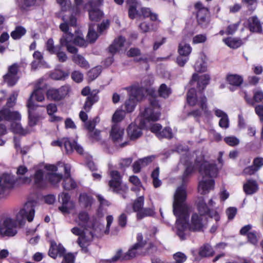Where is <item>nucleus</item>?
<instances>
[{
  "label": "nucleus",
  "instance_id": "5fc2aeb1",
  "mask_svg": "<svg viewBox=\"0 0 263 263\" xmlns=\"http://www.w3.org/2000/svg\"><path fill=\"white\" fill-rule=\"evenodd\" d=\"M108 174L110 178L109 180L114 181H118L121 182H123V174H121L119 171L117 170H110L108 172Z\"/></svg>",
  "mask_w": 263,
  "mask_h": 263
},
{
  "label": "nucleus",
  "instance_id": "aec40b11",
  "mask_svg": "<svg viewBox=\"0 0 263 263\" xmlns=\"http://www.w3.org/2000/svg\"><path fill=\"white\" fill-rule=\"evenodd\" d=\"M259 190V186L255 180L248 179L243 185V190L247 195H252Z\"/></svg>",
  "mask_w": 263,
  "mask_h": 263
},
{
  "label": "nucleus",
  "instance_id": "a18cd8bd",
  "mask_svg": "<svg viewBox=\"0 0 263 263\" xmlns=\"http://www.w3.org/2000/svg\"><path fill=\"white\" fill-rule=\"evenodd\" d=\"M151 178L153 179V184L155 188H158L162 185V181L159 179V168H156L151 174Z\"/></svg>",
  "mask_w": 263,
  "mask_h": 263
},
{
  "label": "nucleus",
  "instance_id": "338daca9",
  "mask_svg": "<svg viewBox=\"0 0 263 263\" xmlns=\"http://www.w3.org/2000/svg\"><path fill=\"white\" fill-rule=\"evenodd\" d=\"M72 79L77 83H80L83 80V74L78 70H75L71 73Z\"/></svg>",
  "mask_w": 263,
  "mask_h": 263
},
{
  "label": "nucleus",
  "instance_id": "603ef678",
  "mask_svg": "<svg viewBox=\"0 0 263 263\" xmlns=\"http://www.w3.org/2000/svg\"><path fill=\"white\" fill-rule=\"evenodd\" d=\"M125 116V114L124 110L122 109H117L112 116V121L115 124H117L123 120Z\"/></svg>",
  "mask_w": 263,
  "mask_h": 263
},
{
  "label": "nucleus",
  "instance_id": "de8ad7c7",
  "mask_svg": "<svg viewBox=\"0 0 263 263\" xmlns=\"http://www.w3.org/2000/svg\"><path fill=\"white\" fill-rule=\"evenodd\" d=\"M144 198L141 196L138 197L133 203V210L134 212L138 214V212L142 209L144 206Z\"/></svg>",
  "mask_w": 263,
  "mask_h": 263
},
{
  "label": "nucleus",
  "instance_id": "864d4df0",
  "mask_svg": "<svg viewBox=\"0 0 263 263\" xmlns=\"http://www.w3.org/2000/svg\"><path fill=\"white\" fill-rule=\"evenodd\" d=\"M46 49L51 53L54 54L61 50V46H54L52 39H49L46 42Z\"/></svg>",
  "mask_w": 263,
  "mask_h": 263
},
{
  "label": "nucleus",
  "instance_id": "4be33fe9",
  "mask_svg": "<svg viewBox=\"0 0 263 263\" xmlns=\"http://www.w3.org/2000/svg\"><path fill=\"white\" fill-rule=\"evenodd\" d=\"M126 2L128 7V17L130 19L134 20L136 17L141 16L140 13L137 9L139 2L137 0H126Z\"/></svg>",
  "mask_w": 263,
  "mask_h": 263
},
{
  "label": "nucleus",
  "instance_id": "6e6552de",
  "mask_svg": "<svg viewBox=\"0 0 263 263\" xmlns=\"http://www.w3.org/2000/svg\"><path fill=\"white\" fill-rule=\"evenodd\" d=\"M103 0H91L86 5L85 7H88L89 17L91 21L99 22L103 17L104 13L99 7L103 5Z\"/></svg>",
  "mask_w": 263,
  "mask_h": 263
},
{
  "label": "nucleus",
  "instance_id": "2f4dec72",
  "mask_svg": "<svg viewBox=\"0 0 263 263\" xmlns=\"http://www.w3.org/2000/svg\"><path fill=\"white\" fill-rule=\"evenodd\" d=\"M253 93V99L248 98L246 94L245 97L248 103L252 105H254L255 103L260 102L263 99V91L261 89H255Z\"/></svg>",
  "mask_w": 263,
  "mask_h": 263
},
{
  "label": "nucleus",
  "instance_id": "09e8293b",
  "mask_svg": "<svg viewBox=\"0 0 263 263\" xmlns=\"http://www.w3.org/2000/svg\"><path fill=\"white\" fill-rule=\"evenodd\" d=\"M159 96L163 98H168L172 93L171 88L165 84H162L158 89Z\"/></svg>",
  "mask_w": 263,
  "mask_h": 263
},
{
  "label": "nucleus",
  "instance_id": "0eeeda50",
  "mask_svg": "<svg viewBox=\"0 0 263 263\" xmlns=\"http://www.w3.org/2000/svg\"><path fill=\"white\" fill-rule=\"evenodd\" d=\"M70 90V87L64 85L59 88H50L47 90L46 96L47 100L50 101L59 102L67 96Z\"/></svg>",
  "mask_w": 263,
  "mask_h": 263
},
{
  "label": "nucleus",
  "instance_id": "4d7b16f0",
  "mask_svg": "<svg viewBox=\"0 0 263 263\" xmlns=\"http://www.w3.org/2000/svg\"><path fill=\"white\" fill-rule=\"evenodd\" d=\"M101 73V68L100 67H95L91 69L87 73L89 80L93 81L96 79Z\"/></svg>",
  "mask_w": 263,
  "mask_h": 263
},
{
  "label": "nucleus",
  "instance_id": "473e14b6",
  "mask_svg": "<svg viewBox=\"0 0 263 263\" xmlns=\"http://www.w3.org/2000/svg\"><path fill=\"white\" fill-rule=\"evenodd\" d=\"M215 252L212 246L209 243L204 244L199 249L198 254L201 257L213 256Z\"/></svg>",
  "mask_w": 263,
  "mask_h": 263
},
{
  "label": "nucleus",
  "instance_id": "79ce46f5",
  "mask_svg": "<svg viewBox=\"0 0 263 263\" xmlns=\"http://www.w3.org/2000/svg\"><path fill=\"white\" fill-rule=\"evenodd\" d=\"M79 46H86L87 45L86 41L84 39L82 32L78 30L74 32L73 45Z\"/></svg>",
  "mask_w": 263,
  "mask_h": 263
},
{
  "label": "nucleus",
  "instance_id": "9b49d317",
  "mask_svg": "<svg viewBox=\"0 0 263 263\" xmlns=\"http://www.w3.org/2000/svg\"><path fill=\"white\" fill-rule=\"evenodd\" d=\"M74 34L71 33H63L60 40L61 47H65L68 52L71 53L78 52V49L73 45Z\"/></svg>",
  "mask_w": 263,
  "mask_h": 263
},
{
  "label": "nucleus",
  "instance_id": "423d86ee",
  "mask_svg": "<svg viewBox=\"0 0 263 263\" xmlns=\"http://www.w3.org/2000/svg\"><path fill=\"white\" fill-rule=\"evenodd\" d=\"M102 226H98L96 227V224L93 223L91 226L92 231L89 232L88 234L84 233L77 239V243L82 250L87 251V247L90 244L95 237H98L101 235V227Z\"/></svg>",
  "mask_w": 263,
  "mask_h": 263
},
{
  "label": "nucleus",
  "instance_id": "6e6d98bb",
  "mask_svg": "<svg viewBox=\"0 0 263 263\" xmlns=\"http://www.w3.org/2000/svg\"><path fill=\"white\" fill-rule=\"evenodd\" d=\"M87 136L92 142L100 141L101 140L100 131L97 129L87 132Z\"/></svg>",
  "mask_w": 263,
  "mask_h": 263
},
{
  "label": "nucleus",
  "instance_id": "f257e3e1",
  "mask_svg": "<svg viewBox=\"0 0 263 263\" xmlns=\"http://www.w3.org/2000/svg\"><path fill=\"white\" fill-rule=\"evenodd\" d=\"M187 193L186 187L181 185L178 187L174 194L173 202V213L177 217L176 233L181 240L186 239L185 231L189 226L190 206L186 200Z\"/></svg>",
  "mask_w": 263,
  "mask_h": 263
},
{
  "label": "nucleus",
  "instance_id": "13d9d810",
  "mask_svg": "<svg viewBox=\"0 0 263 263\" xmlns=\"http://www.w3.org/2000/svg\"><path fill=\"white\" fill-rule=\"evenodd\" d=\"M173 137L172 129L170 127H165L162 130L161 129L160 133L158 134V138H168L171 139Z\"/></svg>",
  "mask_w": 263,
  "mask_h": 263
},
{
  "label": "nucleus",
  "instance_id": "393cba45",
  "mask_svg": "<svg viewBox=\"0 0 263 263\" xmlns=\"http://www.w3.org/2000/svg\"><path fill=\"white\" fill-rule=\"evenodd\" d=\"M10 130L14 134L21 136H26L31 133V129L28 127L23 128L20 121L12 122L10 125Z\"/></svg>",
  "mask_w": 263,
  "mask_h": 263
},
{
  "label": "nucleus",
  "instance_id": "bb28decb",
  "mask_svg": "<svg viewBox=\"0 0 263 263\" xmlns=\"http://www.w3.org/2000/svg\"><path fill=\"white\" fill-rule=\"evenodd\" d=\"M125 41V38L122 36H120L115 39L108 48L109 52L112 54L119 52L123 47Z\"/></svg>",
  "mask_w": 263,
  "mask_h": 263
},
{
  "label": "nucleus",
  "instance_id": "7ed1b4c3",
  "mask_svg": "<svg viewBox=\"0 0 263 263\" xmlns=\"http://www.w3.org/2000/svg\"><path fill=\"white\" fill-rule=\"evenodd\" d=\"M186 101L189 105L196 108L189 112L188 115L200 118L202 114L207 118H212L211 112L209 110L208 100L203 92H197L194 88L190 89L186 94Z\"/></svg>",
  "mask_w": 263,
  "mask_h": 263
},
{
  "label": "nucleus",
  "instance_id": "412c9836",
  "mask_svg": "<svg viewBox=\"0 0 263 263\" xmlns=\"http://www.w3.org/2000/svg\"><path fill=\"white\" fill-rule=\"evenodd\" d=\"M189 229L192 231H202L203 230L202 218L201 216L196 213L193 214Z\"/></svg>",
  "mask_w": 263,
  "mask_h": 263
},
{
  "label": "nucleus",
  "instance_id": "a211bd4d",
  "mask_svg": "<svg viewBox=\"0 0 263 263\" xmlns=\"http://www.w3.org/2000/svg\"><path fill=\"white\" fill-rule=\"evenodd\" d=\"M124 89L127 90L128 95L131 99L139 100L143 96V89L138 84H135Z\"/></svg>",
  "mask_w": 263,
  "mask_h": 263
},
{
  "label": "nucleus",
  "instance_id": "774afa93",
  "mask_svg": "<svg viewBox=\"0 0 263 263\" xmlns=\"http://www.w3.org/2000/svg\"><path fill=\"white\" fill-rule=\"evenodd\" d=\"M206 40L207 37L205 34H198L193 38V43L194 44L203 43Z\"/></svg>",
  "mask_w": 263,
  "mask_h": 263
},
{
  "label": "nucleus",
  "instance_id": "4c0bfd02",
  "mask_svg": "<svg viewBox=\"0 0 263 263\" xmlns=\"http://www.w3.org/2000/svg\"><path fill=\"white\" fill-rule=\"evenodd\" d=\"M197 210L200 214V216H205L209 215L210 209L208 206L205 201L203 198H201L197 203Z\"/></svg>",
  "mask_w": 263,
  "mask_h": 263
},
{
  "label": "nucleus",
  "instance_id": "bf43d9fd",
  "mask_svg": "<svg viewBox=\"0 0 263 263\" xmlns=\"http://www.w3.org/2000/svg\"><path fill=\"white\" fill-rule=\"evenodd\" d=\"M62 175L55 173L50 174L49 175V180L51 183L54 185H57L62 180Z\"/></svg>",
  "mask_w": 263,
  "mask_h": 263
},
{
  "label": "nucleus",
  "instance_id": "9d476101",
  "mask_svg": "<svg viewBox=\"0 0 263 263\" xmlns=\"http://www.w3.org/2000/svg\"><path fill=\"white\" fill-rule=\"evenodd\" d=\"M195 8L197 12L196 17L198 24L202 27H206L210 22L209 9L200 2L195 4Z\"/></svg>",
  "mask_w": 263,
  "mask_h": 263
},
{
  "label": "nucleus",
  "instance_id": "69168bd1",
  "mask_svg": "<svg viewBox=\"0 0 263 263\" xmlns=\"http://www.w3.org/2000/svg\"><path fill=\"white\" fill-rule=\"evenodd\" d=\"M31 181V178L28 177L19 176L16 179V183L18 185H29Z\"/></svg>",
  "mask_w": 263,
  "mask_h": 263
},
{
  "label": "nucleus",
  "instance_id": "ea45409f",
  "mask_svg": "<svg viewBox=\"0 0 263 263\" xmlns=\"http://www.w3.org/2000/svg\"><path fill=\"white\" fill-rule=\"evenodd\" d=\"M3 78L4 82L6 83L9 87H12L17 82L19 77L15 76L7 71V72L3 76Z\"/></svg>",
  "mask_w": 263,
  "mask_h": 263
},
{
  "label": "nucleus",
  "instance_id": "680f3d73",
  "mask_svg": "<svg viewBox=\"0 0 263 263\" xmlns=\"http://www.w3.org/2000/svg\"><path fill=\"white\" fill-rule=\"evenodd\" d=\"M11 110L7 108H3L0 110V121H10V114Z\"/></svg>",
  "mask_w": 263,
  "mask_h": 263
},
{
  "label": "nucleus",
  "instance_id": "c03bdc74",
  "mask_svg": "<svg viewBox=\"0 0 263 263\" xmlns=\"http://www.w3.org/2000/svg\"><path fill=\"white\" fill-rule=\"evenodd\" d=\"M44 171L42 170L36 171L34 175V183L37 187H41L43 186Z\"/></svg>",
  "mask_w": 263,
  "mask_h": 263
},
{
  "label": "nucleus",
  "instance_id": "e2e57ef3",
  "mask_svg": "<svg viewBox=\"0 0 263 263\" xmlns=\"http://www.w3.org/2000/svg\"><path fill=\"white\" fill-rule=\"evenodd\" d=\"M18 96V92L14 91L9 98L7 99L6 106L8 107H12L15 104L16 100Z\"/></svg>",
  "mask_w": 263,
  "mask_h": 263
},
{
  "label": "nucleus",
  "instance_id": "e433bc0d",
  "mask_svg": "<svg viewBox=\"0 0 263 263\" xmlns=\"http://www.w3.org/2000/svg\"><path fill=\"white\" fill-rule=\"evenodd\" d=\"M155 214V209L153 208L143 207L137 214L136 217L138 220H140L146 217L153 216Z\"/></svg>",
  "mask_w": 263,
  "mask_h": 263
},
{
  "label": "nucleus",
  "instance_id": "2eb2a0df",
  "mask_svg": "<svg viewBox=\"0 0 263 263\" xmlns=\"http://www.w3.org/2000/svg\"><path fill=\"white\" fill-rule=\"evenodd\" d=\"M40 106L39 105H33L32 104H26L28 108V126L29 129L37 124L39 120V115L35 112L37 107Z\"/></svg>",
  "mask_w": 263,
  "mask_h": 263
},
{
  "label": "nucleus",
  "instance_id": "49530a36",
  "mask_svg": "<svg viewBox=\"0 0 263 263\" xmlns=\"http://www.w3.org/2000/svg\"><path fill=\"white\" fill-rule=\"evenodd\" d=\"M80 202L83 204L85 208L90 206L93 203V198L85 193L81 194L79 196Z\"/></svg>",
  "mask_w": 263,
  "mask_h": 263
},
{
  "label": "nucleus",
  "instance_id": "cd10ccee",
  "mask_svg": "<svg viewBox=\"0 0 263 263\" xmlns=\"http://www.w3.org/2000/svg\"><path fill=\"white\" fill-rule=\"evenodd\" d=\"M51 145L53 146H59L65 148L66 153L67 154H71V144L70 140L68 138H64L61 140H55L51 142Z\"/></svg>",
  "mask_w": 263,
  "mask_h": 263
},
{
  "label": "nucleus",
  "instance_id": "c9c22d12",
  "mask_svg": "<svg viewBox=\"0 0 263 263\" xmlns=\"http://www.w3.org/2000/svg\"><path fill=\"white\" fill-rule=\"evenodd\" d=\"M16 183L14 177L10 175H5L2 177V187L3 191L5 189L11 188Z\"/></svg>",
  "mask_w": 263,
  "mask_h": 263
},
{
  "label": "nucleus",
  "instance_id": "72a5a7b5",
  "mask_svg": "<svg viewBox=\"0 0 263 263\" xmlns=\"http://www.w3.org/2000/svg\"><path fill=\"white\" fill-rule=\"evenodd\" d=\"M192 51L191 45L183 40L178 45V52L179 55L189 56Z\"/></svg>",
  "mask_w": 263,
  "mask_h": 263
},
{
  "label": "nucleus",
  "instance_id": "a19ab883",
  "mask_svg": "<svg viewBox=\"0 0 263 263\" xmlns=\"http://www.w3.org/2000/svg\"><path fill=\"white\" fill-rule=\"evenodd\" d=\"M141 15L144 18L149 17L152 21H156L158 20V15L152 11L149 8L142 7L140 9Z\"/></svg>",
  "mask_w": 263,
  "mask_h": 263
},
{
  "label": "nucleus",
  "instance_id": "f3484780",
  "mask_svg": "<svg viewBox=\"0 0 263 263\" xmlns=\"http://www.w3.org/2000/svg\"><path fill=\"white\" fill-rule=\"evenodd\" d=\"M33 98L37 102H43L45 100L44 87H40L39 85H36L34 90L28 99L26 104H32L33 105H37L34 102L33 100Z\"/></svg>",
  "mask_w": 263,
  "mask_h": 263
},
{
  "label": "nucleus",
  "instance_id": "58836bf2",
  "mask_svg": "<svg viewBox=\"0 0 263 263\" xmlns=\"http://www.w3.org/2000/svg\"><path fill=\"white\" fill-rule=\"evenodd\" d=\"M26 33V29L22 26H17L15 29L10 33L11 37L14 40H18Z\"/></svg>",
  "mask_w": 263,
  "mask_h": 263
},
{
  "label": "nucleus",
  "instance_id": "20e7f679",
  "mask_svg": "<svg viewBox=\"0 0 263 263\" xmlns=\"http://www.w3.org/2000/svg\"><path fill=\"white\" fill-rule=\"evenodd\" d=\"M149 101V106L141 108L136 119L137 122L142 126H145L148 122L159 120L161 116V108L159 101L155 98H150Z\"/></svg>",
  "mask_w": 263,
  "mask_h": 263
},
{
  "label": "nucleus",
  "instance_id": "6ab92c4d",
  "mask_svg": "<svg viewBox=\"0 0 263 263\" xmlns=\"http://www.w3.org/2000/svg\"><path fill=\"white\" fill-rule=\"evenodd\" d=\"M128 137L130 140H136L142 135V131L139 126L135 123L129 125L126 129Z\"/></svg>",
  "mask_w": 263,
  "mask_h": 263
},
{
  "label": "nucleus",
  "instance_id": "dca6fc26",
  "mask_svg": "<svg viewBox=\"0 0 263 263\" xmlns=\"http://www.w3.org/2000/svg\"><path fill=\"white\" fill-rule=\"evenodd\" d=\"M199 173L205 176L213 177L217 173L216 165L215 164L204 161L200 166Z\"/></svg>",
  "mask_w": 263,
  "mask_h": 263
},
{
  "label": "nucleus",
  "instance_id": "f704fd0d",
  "mask_svg": "<svg viewBox=\"0 0 263 263\" xmlns=\"http://www.w3.org/2000/svg\"><path fill=\"white\" fill-rule=\"evenodd\" d=\"M73 54L72 56V60L76 64L82 68L88 69L89 68V64L84 57L81 54H77V53Z\"/></svg>",
  "mask_w": 263,
  "mask_h": 263
},
{
  "label": "nucleus",
  "instance_id": "c85d7f7f",
  "mask_svg": "<svg viewBox=\"0 0 263 263\" xmlns=\"http://www.w3.org/2000/svg\"><path fill=\"white\" fill-rule=\"evenodd\" d=\"M142 245L140 243H136L132 246L128 251L123 256L122 260H129L135 258L138 254V251L141 250Z\"/></svg>",
  "mask_w": 263,
  "mask_h": 263
},
{
  "label": "nucleus",
  "instance_id": "f8f14e48",
  "mask_svg": "<svg viewBox=\"0 0 263 263\" xmlns=\"http://www.w3.org/2000/svg\"><path fill=\"white\" fill-rule=\"evenodd\" d=\"M59 196L62 203V205L59 207V210L63 213H69L70 211L75 206L74 202L70 200V196L68 193L62 192Z\"/></svg>",
  "mask_w": 263,
  "mask_h": 263
},
{
  "label": "nucleus",
  "instance_id": "37998d69",
  "mask_svg": "<svg viewBox=\"0 0 263 263\" xmlns=\"http://www.w3.org/2000/svg\"><path fill=\"white\" fill-rule=\"evenodd\" d=\"M63 187L64 190L69 191L76 189L77 187V184L71 176L65 177Z\"/></svg>",
  "mask_w": 263,
  "mask_h": 263
},
{
  "label": "nucleus",
  "instance_id": "a878e982",
  "mask_svg": "<svg viewBox=\"0 0 263 263\" xmlns=\"http://www.w3.org/2000/svg\"><path fill=\"white\" fill-rule=\"evenodd\" d=\"M215 181L213 179L202 180L198 185V191L201 194H205L214 188Z\"/></svg>",
  "mask_w": 263,
  "mask_h": 263
},
{
  "label": "nucleus",
  "instance_id": "052dcab7",
  "mask_svg": "<svg viewBox=\"0 0 263 263\" xmlns=\"http://www.w3.org/2000/svg\"><path fill=\"white\" fill-rule=\"evenodd\" d=\"M124 105L126 111L127 112H132L135 109L136 104L134 99L129 98L125 101Z\"/></svg>",
  "mask_w": 263,
  "mask_h": 263
},
{
  "label": "nucleus",
  "instance_id": "8fccbe9b",
  "mask_svg": "<svg viewBox=\"0 0 263 263\" xmlns=\"http://www.w3.org/2000/svg\"><path fill=\"white\" fill-rule=\"evenodd\" d=\"M223 42L229 47L232 48H236L239 47L241 44V41L231 37H227L223 39Z\"/></svg>",
  "mask_w": 263,
  "mask_h": 263
},
{
  "label": "nucleus",
  "instance_id": "7c9ffc66",
  "mask_svg": "<svg viewBox=\"0 0 263 263\" xmlns=\"http://www.w3.org/2000/svg\"><path fill=\"white\" fill-rule=\"evenodd\" d=\"M90 217L88 213L85 211H81L78 214L77 219L75 221L78 224L82 227L84 228L86 230V227L89 221Z\"/></svg>",
  "mask_w": 263,
  "mask_h": 263
},
{
  "label": "nucleus",
  "instance_id": "ddd939ff",
  "mask_svg": "<svg viewBox=\"0 0 263 263\" xmlns=\"http://www.w3.org/2000/svg\"><path fill=\"white\" fill-rule=\"evenodd\" d=\"M210 80V76L208 74L201 75L199 77L198 75L194 73L192 75V79L189 82V84L192 86L194 83L197 82V88L199 91L203 92L204 89L209 84Z\"/></svg>",
  "mask_w": 263,
  "mask_h": 263
},
{
  "label": "nucleus",
  "instance_id": "0e129e2a",
  "mask_svg": "<svg viewBox=\"0 0 263 263\" xmlns=\"http://www.w3.org/2000/svg\"><path fill=\"white\" fill-rule=\"evenodd\" d=\"M61 257L63 258L61 263H74L75 260V256L71 253L66 254L64 253V255Z\"/></svg>",
  "mask_w": 263,
  "mask_h": 263
},
{
  "label": "nucleus",
  "instance_id": "b1692460",
  "mask_svg": "<svg viewBox=\"0 0 263 263\" xmlns=\"http://www.w3.org/2000/svg\"><path fill=\"white\" fill-rule=\"evenodd\" d=\"M246 27L251 32H260L262 30L260 21L255 16L250 17L247 20Z\"/></svg>",
  "mask_w": 263,
  "mask_h": 263
},
{
  "label": "nucleus",
  "instance_id": "3c124183",
  "mask_svg": "<svg viewBox=\"0 0 263 263\" xmlns=\"http://www.w3.org/2000/svg\"><path fill=\"white\" fill-rule=\"evenodd\" d=\"M99 121V119L98 117H95L92 119L87 120L84 123V128L88 132L95 129V127Z\"/></svg>",
  "mask_w": 263,
  "mask_h": 263
},
{
  "label": "nucleus",
  "instance_id": "39448f33",
  "mask_svg": "<svg viewBox=\"0 0 263 263\" xmlns=\"http://www.w3.org/2000/svg\"><path fill=\"white\" fill-rule=\"evenodd\" d=\"M100 90L98 89L91 90L90 87L86 86L81 90V95L86 97L83 106V109L86 112H89L92 106L99 100V93Z\"/></svg>",
  "mask_w": 263,
  "mask_h": 263
},
{
  "label": "nucleus",
  "instance_id": "4468645a",
  "mask_svg": "<svg viewBox=\"0 0 263 263\" xmlns=\"http://www.w3.org/2000/svg\"><path fill=\"white\" fill-rule=\"evenodd\" d=\"M107 184L110 191L116 193L121 194L122 197L124 199L126 198L125 194L128 190V187L126 184L120 181H114L111 180H109Z\"/></svg>",
  "mask_w": 263,
  "mask_h": 263
},
{
  "label": "nucleus",
  "instance_id": "1a4fd4ad",
  "mask_svg": "<svg viewBox=\"0 0 263 263\" xmlns=\"http://www.w3.org/2000/svg\"><path fill=\"white\" fill-rule=\"evenodd\" d=\"M124 135V129L118 124L112 125L110 132V137L113 143L119 147H123L129 144V141H125L122 142Z\"/></svg>",
  "mask_w": 263,
  "mask_h": 263
},
{
  "label": "nucleus",
  "instance_id": "5701e85b",
  "mask_svg": "<svg viewBox=\"0 0 263 263\" xmlns=\"http://www.w3.org/2000/svg\"><path fill=\"white\" fill-rule=\"evenodd\" d=\"M66 252V249L61 245H57L55 242L51 243L48 251V255L53 259H55L58 255L61 257Z\"/></svg>",
  "mask_w": 263,
  "mask_h": 263
},
{
  "label": "nucleus",
  "instance_id": "c756f323",
  "mask_svg": "<svg viewBox=\"0 0 263 263\" xmlns=\"http://www.w3.org/2000/svg\"><path fill=\"white\" fill-rule=\"evenodd\" d=\"M226 81L231 86L239 87L243 82V78L237 74L228 73L226 77Z\"/></svg>",
  "mask_w": 263,
  "mask_h": 263
},
{
  "label": "nucleus",
  "instance_id": "f03ea898",
  "mask_svg": "<svg viewBox=\"0 0 263 263\" xmlns=\"http://www.w3.org/2000/svg\"><path fill=\"white\" fill-rule=\"evenodd\" d=\"M35 213L34 204L32 201L27 202L24 208L20 210L16 216V219L9 216H3L0 218V237H13L17 233V222L20 224L24 223L26 219L31 222Z\"/></svg>",
  "mask_w": 263,
  "mask_h": 263
}]
</instances>
